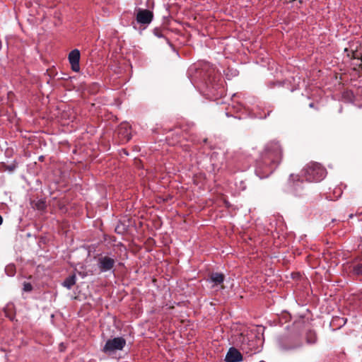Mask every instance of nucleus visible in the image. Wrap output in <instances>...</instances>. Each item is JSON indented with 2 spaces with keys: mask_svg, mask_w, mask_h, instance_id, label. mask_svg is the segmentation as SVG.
Listing matches in <instances>:
<instances>
[{
  "mask_svg": "<svg viewBox=\"0 0 362 362\" xmlns=\"http://www.w3.org/2000/svg\"><path fill=\"white\" fill-rule=\"evenodd\" d=\"M326 170L320 163H310L302 170V177L291 175L288 183L291 191L296 195L300 194L303 189V178L308 182H319L326 176Z\"/></svg>",
  "mask_w": 362,
  "mask_h": 362,
  "instance_id": "obj_2",
  "label": "nucleus"
},
{
  "mask_svg": "<svg viewBox=\"0 0 362 362\" xmlns=\"http://www.w3.org/2000/svg\"><path fill=\"white\" fill-rule=\"evenodd\" d=\"M5 272L8 276H12L15 274V269L13 265H8L6 267Z\"/></svg>",
  "mask_w": 362,
  "mask_h": 362,
  "instance_id": "obj_12",
  "label": "nucleus"
},
{
  "mask_svg": "<svg viewBox=\"0 0 362 362\" xmlns=\"http://www.w3.org/2000/svg\"><path fill=\"white\" fill-rule=\"evenodd\" d=\"M352 272L355 275L362 276V264L359 263L353 265Z\"/></svg>",
  "mask_w": 362,
  "mask_h": 362,
  "instance_id": "obj_10",
  "label": "nucleus"
},
{
  "mask_svg": "<svg viewBox=\"0 0 362 362\" xmlns=\"http://www.w3.org/2000/svg\"><path fill=\"white\" fill-rule=\"evenodd\" d=\"M7 168H8V170L12 171V170H13L15 167L14 166H8Z\"/></svg>",
  "mask_w": 362,
  "mask_h": 362,
  "instance_id": "obj_16",
  "label": "nucleus"
},
{
  "mask_svg": "<svg viewBox=\"0 0 362 362\" xmlns=\"http://www.w3.org/2000/svg\"><path fill=\"white\" fill-rule=\"evenodd\" d=\"M79 274L82 276V277H84L86 276L85 274H82L81 272H79Z\"/></svg>",
  "mask_w": 362,
  "mask_h": 362,
  "instance_id": "obj_18",
  "label": "nucleus"
},
{
  "mask_svg": "<svg viewBox=\"0 0 362 362\" xmlns=\"http://www.w3.org/2000/svg\"><path fill=\"white\" fill-rule=\"evenodd\" d=\"M69 62L71 64L72 71L78 72L80 71V52L77 49H74L69 54Z\"/></svg>",
  "mask_w": 362,
  "mask_h": 362,
  "instance_id": "obj_6",
  "label": "nucleus"
},
{
  "mask_svg": "<svg viewBox=\"0 0 362 362\" xmlns=\"http://www.w3.org/2000/svg\"><path fill=\"white\" fill-rule=\"evenodd\" d=\"M125 345L126 340L123 337H115L106 341L103 351L108 355H112L117 351H122Z\"/></svg>",
  "mask_w": 362,
  "mask_h": 362,
  "instance_id": "obj_3",
  "label": "nucleus"
},
{
  "mask_svg": "<svg viewBox=\"0 0 362 362\" xmlns=\"http://www.w3.org/2000/svg\"><path fill=\"white\" fill-rule=\"evenodd\" d=\"M300 346V344H298L291 346V347H284V349L286 350H290V349H294L298 348Z\"/></svg>",
  "mask_w": 362,
  "mask_h": 362,
  "instance_id": "obj_15",
  "label": "nucleus"
},
{
  "mask_svg": "<svg viewBox=\"0 0 362 362\" xmlns=\"http://www.w3.org/2000/svg\"><path fill=\"white\" fill-rule=\"evenodd\" d=\"M224 279V275L218 272L211 273L209 276L210 281L214 283V286L221 284L223 282Z\"/></svg>",
  "mask_w": 362,
  "mask_h": 362,
  "instance_id": "obj_8",
  "label": "nucleus"
},
{
  "mask_svg": "<svg viewBox=\"0 0 362 362\" xmlns=\"http://www.w3.org/2000/svg\"><path fill=\"white\" fill-rule=\"evenodd\" d=\"M226 362H239L243 361L241 353L235 348L230 347L226 356Z\"/></svg>",
  "mask_w": 362,
  "mask_h": 362,
  "instance_id": "obj_7",
  "label": "nucleus"
},
{
  "mask_svg": "<svg viewBox=\"0 0 362 362\" xmlns=\"http://www.w3.org/2000/svg\"><path fill=\"white\" fill-rule=\"evenodd\" d=\"M308 341L309 342H314V341H311V340H309V339H308Z\"/></svg>",
  "mask_w": 362,
  "mask_h": 362,
  "instance_id": "obj_21",
  "label": "nucleus"
},
{
  "mask_svg": "<svg viewBox=\"0 0 362 362\" xmlns=\"http://www.w3.org/2000/svg\"><path fill=\"white\" fill-rule=\"evenodd\" d=\"M354 215L353 214H351L349 216V217L350 218H353V217H354Z\"/></svg>",
  "mask_w": 362,
  "mask_h": 362,
  "instance_id": "obj_19",
  "label": "nucleus"
},
{
  "mask_svg": "<svg viewBox=\"0 0 362 362\" xmlns=\"http://www.w3.org/2000/svg\"><path fill=\"white\" fill-rule=\"evenodd\" d=\"M23 290L24 292H30L33 291V286L30 283L25 281L23 283Z\"/></svg>",
  "mask_w": 362,
  "mask_h": 362,
  "instance_id": "obj_13",
  "label": "nucleus"
},
{
  "mask_svg": "<svg viewBox=\"0 0 362 362\" xmlns=\"http://www.w3.org/2000/svg\"><path fill=\"white\" fill-rule=\"evenodd\" d=\"M153 32V34L156 37H158L160 38V37H164V35H163V34L162 33V30L160 28H154Z\"/></svg>",
  "mask_w": 362,
  "mask_h": 362,
  "instance_id": "obj_14",
  "label": "nucleus"
},
{
  "mask_svg": "<svg viewBox=\"0 0 362 362\" xmlns=\"http://www.w3.org/2000/svg\"><path fill=\"white\" fill-rule=\"evenodd\" d=\"M76 284V276L75 274L71 275L66 278V279L62 283V285L67 288L68 289H71V287Z\"/></svg>",
  "mask_w": 362,
  "mask_h": 362,
  "instance_id": "obj_9",
  "label": "nucleus"
},
{
  "mask_svg": "<svg viewBox=\"0 0 362 362\" xmlns=\"http://www.w3.org/2000/svg\"><path fill=\"white\" fill-rule=\"evenodd\" d=\"M115 263V258L107 255H100L97 260V266L100 273L114 272Z\"/></svg>",
  "mask_w": 362,
  "mask_h": 362,
  "instance_id": "obj_4",
  "label": "nucleus"
},
{
  "mask_svg": "<svg viewBox=\"0 0 362 362\" xmlns=\"http://www.w3.org/2000/svg\"><path fill=\"white\" fill-rule=\"evenodd\" d=\"M282 155V148L278 142H269L257 162L256 173L262 178L268 177L281 163Z\"/></svg>",
  "mask_w": 362,
  "mask_h": 362,
  "instance_id": "obj_1",
  "label": "nucleus"
},
{
  "mask_svg": "<svg viewBox=\"0 0 362 362\" xmlns=\"http://www.w3.org/2000/svg\"><path fill=\"white\" fill-rule=\"evenodd\" d=\"M211 74V72H210L209 74H207V76L209 77V78H210Z\"/></svg>",
  "mask_w": 362,
  "mask_h": 362,
  "instance_id": "obj_20",
  "label": "nucleus"
},
{
  "mask_svg": "<svg viewBox=\"0 0 362 362\" xmlns=\"http://www.w3.org/2000/svg\"><path fill=\"white\" fill-rule=\"evenodd\" d=\"M136 21L137 23L147 27L153 19V13L148 9L137 8L136 9Z\"/></svg>",
  "mask_w": 362,
  "mask_h": 362,
  "instance_id": "obj_5",
  "label": "nucleus"
},
{
  "mask_svg": "<svg viewBox=\"0 0 362 362\" xmlns=\"http://www.w3.org/2000/svg\"><path fill=\"white\" fill-rule=\"evenodd\" d=\"M124 128H125V132L124 133H122V129L123 127H120L119 130V134H122L124 135V138L127 140V141H129L130 139H131V135H130V133L129 132L128 129L126 128V126L124 127Z\"/></svg>",
  "mask_w": 362,
  "mask_h": 362,
  "instance_id": "obj_11",
  "label": "nucleus"
},
{
  "mask_svg": "<svg viewBox=\"0 0 362 362\" xmlns=\"http://www.w3.org/2000/svg\"><path fill=\"white\" fill-rule=\"evenodd\" d=\"M2 222H3V218L2 216L0 215V225L2 224Z\"/></svg>",
  "mask_w": 362,
  "mask_h": 362,
  "instance_id": "obj_17",
  "label": "nucleus"
}]
</instances>
